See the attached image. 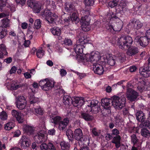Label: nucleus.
<instances>
[{"mask_svg":"<svg viewBox=\"0 0 150 150\" xmlns=\"http://www.w3.org/2000/svg\"><path fill=\"white\" fill-rule=\"evenodd\" d=\"M141 134L145 137H149L150 136V129L148 130L146 128H143L141 130Z\"/></svg>","mask_w":150,"mask_h":150,"instance_id":"28","label":"nucleus"},{"mask_svg":"<svg viewBox=\"0 0 150 150\" xmlns=\"http://www.w3.org/2000/svg\"><path fill=\"white\" fill-rule=\"evenodd\" d=\"M23 129L25 132L28 135H31L33 133L34 129L32 126L25 125Z\"/></svg>","mask_w":150,"mask_h":150,"instance_id":"23","label":"nucleus"},{"mask_svg":"<svg viewBox=\"0 0 150 150\" xmlns=\"http://www.w3.org/2000/svg\"><path fill=\"white\" fill-rule=\"evenodd\" d=\"M70 17L72 22L77 23L79 22V18L77 16V14L76 13H73Z\"/></svg>","mask_w":150,"mask_h":150,"instance_id":"37","label":"nucleus"},{"mask_svg":"<svg viewBox=\"0 0 150 150\" xmlns=\"http://www.w3.org/2000/svg\"><path fill=\"white\" fill-rule=\"evenodd\" d=\"M149 41L146 36L141 37L137 36L134 39V42L137 46L140 45L142 47H145L148 45Z\"/></svg>","mask_w":150,"mask_h":150,"instance_id":"7","label":"nucleus"},{"mask_svg":"<svg viewBox=\"0 0 150 150\" xmlns=\"http://www.w3.org/2000/svg\"><path fill=\"white\" fill-rule=\"evenodd\" d=\"M136 119L139 122H142L145 119V115L141 111H137L136 114Z\"/></svg>","mask_w":150,"mask_h":150,"instance_id":"21","label":"nucleus"},{"mask_svg":"<svg viewBox=\"0 0 150 150\" xmlns=\"http://www.w3.org/2000/svg\"><path fill=\"white\" fill-rule=\"evenodd\" d=\"M126 99L124 95L121 96H114L112 101V105L116 109H122L125 106Z\"/></svg>","mask_w":150,"mask_h":150,"instance_id":"4","label":"nucleus"},{"mask_svg":"<svg viewBox=\"0 0 150 150\" xmlns=\"http://www.w3.org/2000/svg\"><path fill=\"white\" fill-rule=\"evenodd\" d=\"M103 56L100 57V54L98 52L94 51L90 54H87L84 56V61L89 62L92 63L93 64H98L99 62H102Z\"/></svg>","mask_w":150,"mask_h":150,"instance_id":"3","label":"nucleus"},{"mask_svg":"<svg viewBox=\"0 0 150 150\" xmlns=\"http://www.w3.org/2000/svg\"><path fill=\"white\" fill-rule=\"evenodd\" d=\"M6 30L4 29L2 27H0V38H4L6 36Z\"/></svg>","mask_w":150,"mask_h":150,"instance_id":"47","label":"nucleus"},{"mask_svg":"<svg viewBox=\"0 0 150 150\" xmlns=\"http://www.w3.org/2000/svg\"><path fill=\"white\" fill-rule=\"evenodd\" d=\"M67 74L66 71L64 69H61L60 70V74L62 76H65Z\"/></svg>","mask_w":150,"mask_h":150,"instance_id":"62","label":"nucleus"},{"mask_svg":"<svg viewBox=\"0 0 150 150\" xmlns=\"http://www.w3.org/2000/svg\"><path fill=\"white\" fill-rule=\"evenodd\" d=\"M110 19L109 23L106 26V28L108 32L112 33L116 31H120L122 28V22L120 19L115 15H108Z\"/></svg>","mask_w":150,"mask_h":150,"instance_id":"2","label":"nucleus"},{"mask_svg":"<svg viewBox=\"0 0 150 150\" xmlns=\"http://www.w3.org/2000/svg\"><path fill=\"white\" fill-rule=\"evenodd\" d=\"M2 25L4 28H6L10 26V20L7 18H4L1 21Z\"/></svg>","mask_w":150,"mask_h":150,"instance_id":"38","label":"nucleus"},{"mask_svg":"<svg viewBox=\"0 0 150 150\" xmlns=\"http://www.w3.org/2000/svg\"><path fill=\"white\" fill-rule=\"evenodd\" d=\"M85 48L84 45L77 43L74 46V50L77 54L83 53V48Z\"/></svg>","mask_w":150,"mask_h":150,"instance_id":"19","label":"nucleus"},{"mask_svg":"<svg viewBox=\"0 0 150 150\" xmlns=\"http://www.w3.org/2000/svg\"><path fill=\"white\" fill-rule=\"evenodd\" d=\"M15 126V124L13 122H7L4 125V129L6 130H9Z\"/></svg>","mask_w":150,"mask_h":150,"instance_id":"35","label":"nucleus"},{"mask_svg":"<svg viewBox=\"0 0 150 150\" xmlns=\"http://www.w3.org/2000/svg\"><path fill=\"white\" fill-rule=\"evenodd\" d=\"M133 42L132 38L129 36L122 37L118 39L117 45L119 48L122 49L126 50L129 48L127 54L129 56H132L138 52V49L136 47H133L129 48Z\"/></svg>","mask_w":150,"mask_h":150,"instance_id":"1","label":"nucleus"},{"mask_svg":"<svg viewBox=\"0 0 150 150\" xmlns=\"http://www.w3.org/2000/svg\"><path fill=\"white\" fill-rule=\"evenodd\" d=\"M118 0H112L108 3L109 6L111 8L117 6L118 4Z\"/></svg>","mask_w":150,"mask_h":150,"instance_id":"44","label":"nucleus"},{"mask_svg":"<svg viewBox=\"0 0 150 150\" xmlns=\"http://www.w3.org/2000/svg\"><path fill=\"white\" fill-rule=\"evenodd\" d=\"M78 38L79 39L77 41V43L84 45L87 43L88 40L86 35H82Z\"/></svg>","mask_w":150,"mask_h":150,"instance_id":"27","label":"nucleus"},{"mask_svg":"<svg viewBox=\"0 0 150 150\" xmlns=\"http://www.w3.org/2000/svg\"><path fill=\"white\" fill-rule=\"evenodd\" d=\"M111 100L108 98H105L101 100V105L105 109H108L110 107Z\"/></svg>","mask_w":150,"mask_h":150,"instance_id":"22","label":"nucleus"},{"mask_svg":"<svg viewBox=\"0 0 150 150\" xmlns=\"http://www.w3.org/2000/svg\"><path fill=\"white\" fill-rule=\"evenodd\" d=\"M69 122L68 118H65L63 120H62L58 124V129L60 130H64L67 126Z\"/></svg>","mask_w":150,"mask_h":150,"instance_id":"18","label":"nucleus"},{"mask_svg":"<svg viewBox=\"0 0 150 150\" xmlns=\"http://www.w3.org/2000/svg\"><path fill=\"white\" fill-rule=\"evenodd\" d=\"M36 55L39 58H42L45 54V51L42 48L38 49L36 52Z\"/></svg>","mask_w":150,"mask_h":150,"instance_id":"39","label":"nucleus"},{"mask_svg":"<svg viewBox=\"0 0 150 150\" xmlns=\"http://www.w3.org/2000/svg\"><path fill=\"white\" fill-rule=\"evenodd\" d=\"M16 67L15 66H13L11 68L10 70L9 71L10 74H12L15 73L16 71Z\"/></svg>","mask_w":150,"mask_h":150,"instance_id":"64","label":"nucleus"},{"mask_svg":"<svg viewBox=\"0 0 150 150\" xmlns=\"http://www.w3.org/2000/svg\"><path fill=\"white\" fill-rule=\"evenodd\" d=\"M54 80L52 79H45L40 81L39 84L42 90L48 91L54 87Z\"/></svg>","mask_w":150,"mask_h":150,"instance_id":"5","label":"nucleus"},{"mask_svg":"<svg viewBox=\"0 0 150 150\" xmlns=\"http://www.w3.org/2000/svg\"><path fill=\"white\" fill-rule=\"evenodd\" d=\"M16 103H27L25 98L23 96H19L16 98Z\"/></svg>","mask_w":150,"mask_h":150,"instance_id":"40","label":"nucleus"},{"mask_svg":"<svg viewBox=\"0 0 150 150\" xmlns=\"http://www.w3.org/2000/svg\"><path fill=\"white\" fill-rule=\"evenodd\" d=\"M92 132L93 134L95 136H98L99 134V132L97 130L96 128H94L92 129Z\"/></svg>","mask_w":150,"mask_h":150,"instance_id":"59","label":"nucleus"},{"mask_svg":"<svg viewBox=\"0 0 150 150\" xmlns=\"http://www.w3.org/2000/svg\"><path fill=\"white\" fill-rule=\"evenodd\" d=\"M12 115L15 117L19 123H22L23 122V116L20 112L15 110L11 111Z\"/></svg>","mask_w":150,"mask_h":150,"instance_id":"11","label":"nucleus"},{"mask_svg":"<svg viewBox=\"0 0 150 150\" xmlns=\"http://www.w3.org/2000/svg\"><path fill=\"white\" fill-rule=\"evenodd\" d=\"M131 142L134 145L137 144L138 142V139L137 138L136 135L133 134L131 136Z\"/></svg>","mask_w":150,"mask_h":150,"instance_id":"49","label":"nucleus"},{"mask_svg":"<svg viewBox=\"0 0 150 150\" xmlns=\"http://www.w3.org/2000/svg\"><path fill=\"white\" fill-rule=\"evenodd\" d=\"M52 34L54 35L59 36L61 33L60 29L58 27H55L51 29Z\"/></svg>","mask_w":150,"mask_h":150,"instance_id":"29","label":"nucleus"},{"mask_svg":"<svg viewBox=\"0 0 150 150\" xmlns=\"http://www.w3.org/2000/svg\"><path fill=\"white\" fill-rule=\"evenodd\" d=\"M65 9L69 12L73 11L74 9V5L70 2H67L65 4Z\"/></svg>","mask_w":150,"mask_h":150,"instance_id":"26","label":"nucleus"},{"mask_svg":"<svg viewBox=\"0 0 150 150\" xmlns=\"http://www.w3.org/2000/svg\"><path fill=\"white\" fill-rule=\"evenodd\" d=\"M28 6L30 7L31 8H33L36 3L34 0H28L27 2Z\"/></svg>","mask_w":150,"mask_h":150,"instance_id":"53","label":"nucleus"},{"mask_svg":"<svg viewBox=\"0 0 150 150\" xmlns=\"http://www.w3.org/2000/svg\"><path fill=\"white\" fill-rule=\"evenodd\" d=\"M93 70L94 72L98 75H101L104 71L103 67L98 64L93 65Z\"/></svg>","mask_w":150,"mask_h":150,"instance_id":"16","label":"nucleus"},{"mask_svg":"<svg viewBox=\"0 0 150 150\" xmlns=\"http://www.w3.org/2000/svg\"><path fill=\"white\" fill-rule=\"evenodd\" d=\"M61 149L63 150H69L70 147L69 144L64 142H62L60 143Z\"/></svg>","mask_w":150,"mask_h":150,"instance_id":"36","label":"nucleus"},{"mask_svg":"<svg viewBox=\"0 0 150 150\" xmlns=\"http://www.w3.org/2000/svg\"><path fill=\"white\" fill-rule=\"evenodd\" d=\"M48 149L50 150H56L53 144L49 142L48 144Z\"/></svg>","mask_w":150,"mask_h":150,"instance_id":"58","label":"nucleus"},{"mask_svg":"<svg viewBox=\"0 0 150 150\" xmlns=\"http://www.w3.org/2000/svg\"><path fill=\"white\" fill-rule=\"evenodd\" d=\"M35 28L36 29H39L40 28L41 26V22L40 20L39 19L36 20L34 23Z\"/></svg>","mask_w":150,"mask_h":150,"instance_id":"52","label":"nucleus"},{"mask_svg":"<svg viewBox=\"0 0 150 150\" xmlns=\"http://www.w3.org/2000/svg\"><path fill=\"white\" fill-rule=\"evenodd\" d=\"M126 96L128 100L133 101L135 100L138 95L136 92L131 88H129L127 90Z\"/></svg>","mask_w":150,"mask_h":150,"instance_id":"10","label":"nucleus"},{"mask_svg":"<svg viewBox=\"0 0 150 150\" xmlns=\"http://www.w3.org/2000/svg\"><path fill=\"white\" fill-rule=\"evenodd\" d=\"M89 24L82 23L81 24V29L84 31H88L90 30Z\"/></svg>","mask_w":150,"mask_h":150,"instance_id":"51","label":"nucleus"},{"mask_svg":"<svg viewBox=\"0 0 150 150\" xmlns=\"http://www.w3.org/2000/svg\"><path fill=\"white\" fill-rule=\"evenodd\" d=\"M0 49L1 51L4 55H6L8 53L6 50V49L5 45L4 44H1L0 45Z\"/></svg>","mask_w":150,"mask_h":150,"instance_id":"50","label":"nucleus"},{"mask_svg":"<svg viewBox=\"0 0 150 150\" xmlns=\"http://www.w3.org/2000/svg\"><path fill=\"white\" fill-rule=\"evenodd\" d=\"M112 134L114 135H118L120 133L119 131L117 129H114L112 130Z\"/></svg>","mask_w":150,"mask_h":150,"instance_id":"61","label":"nucleus"},{"mask_svg":"<svg viewBox=\"0 0 150 150\" xmlns=\"http://www.w3.org/2000/svg\"><path fill=\"white\" fill-rule=\"evenodd\" d=\"M93 25L94 26V28L96 29L97 28L100 27L101 23L100 22L97 21L94 23Z\"/></svg>","mask_w":150,"mask_h":150,"instance_id":"60","label":"nucleus"},{"mask_svg":"<svg viewBox=\"0 0 150 150\" xmlns=\"http://www.w3.org/2000/svg\"><path fill=\"white\" fill-rule=\"evenodd\" d=\"M81 117L87 121H91L93 118V117L92 115L86 113H82Z\"/></svg>","mask_w":150,"mask_h":150,"instance_id":"30","label":"nucleus"},{"mask_svg":"<svg viewBox=\"0 0 150 150\" xmlns=\"http://www.w3.org/2000/svg\"><path fill=\"white\" fill-rule=\"evenodd\" d=\"M30 110L31 111L35 113H35L40 114L42 115L43 113V110L40 108H32L30 109Z\"/></svg>","mask_w":150,"mask_h":150,"instance_id":"45","label":"nucleus"},{"mask_svg":"<svg viewBox=\"0 0 150 150\" xmlns=\"http://www.w3.org/2000/svg\"><path fill=\"white\" fill-rule=\"evenodd\" d=\"M72 132L71 130H67L66 132V134L69 140H71L72 137Z\"/></svg>","mask_w":150,"mask_h":150,"instance_id":"56","label":"nucleus"},{"mask_svg":"<svg viewBox=\"0 0 150 150\" xmlns=\"http://www.w3.org/2000/svg\"><path fill=\"white\" fill-rule=\"evenodd\" d=\"M90 21V17L88 16H84L81 17L80 22L81 24L84 23L86 24H89Z\"/></svg>","mask_w":150,"mask_h":150,"instance_id":"34","label":"nucleus"},{"mask_svg":"<svg viewBox=\"0 0 150 150\" xmlns=\"http://www.w3.org/2000/svg\"><path fill=\"white\" fill-rule=\"evenodd\" d=\"M41 6L38 3L35 4V6L33 8L34 12L35 13H39L40 10Z\"/></svg>","mask_w":150,"mask_h":150,"instance_id":"41","label":"nucleus"},{"mask_svg":"<svg viewBox=\"0 0 150 150\" xmlns=\"http://www.w3.org/2000/svg\"><path fill=\"white\" fill-rule=\"evenodd\" d=\"M118 57L119 58V59L121 62L124 61L125 60V54L124 53H119L118 54Z\"/></svg>","mask_w":150,"mask_h":150,"instance_id":"48","label":"nucleus"},{"mask_svg":"<svg viewBox=\"0 0 150 150\" xmlns=\"http://www.w3.org/2000/svg\"><path fill=\"white\" fill-rule=\"evenodd\" d=\"M20 144L22 148L26 149L30 145L29 139L25 137H23L20 140Z\"/></svg>","mask_w":150,"mask_h":150,"instance_id":"14","label":"nucleus"},{"mask_svg":"<svg viewBox=\"0 0 150 150\" xmlns=\"http://www.w3.org/2000/svg\"><path fill=\"white\" fill-rule=\"evenodd\" d=\"M128 25L134 29L138 30L142 26L143 24L139 20L133 19L129 23Z\"/></svg>","mask_w":150,"mask_h":150,"instance_id":"12","label":"nucleus"},{"mask_svg":"<svg viewBox=\"0 0 150 150\" xmlns=\"http://www.w3.org/2000/svg\"><path fill=\"white\" fill-rule=\"evenodd\" d=\"M145 82L143 81H142L140 82H139L137 87L138 90L141 92H143L145 89Z\"/></svg>","mask_w":150,"mask_h":150,"instance_id":"32","label":"nucleus"},{"mask_svg":"<svg viewBox=\"0 0 150 150\" xmlns=\"http://www.w3.org/2000/svg\"><path fill=\"white\" fill-rule=\"evenodd\" d=\"M141 75L144 77H149L150 75V68L148 67V69L145 72H142Z\"/></svg>","mask_w":150,"mask_h":150,"instance_id":"55","label":"nucleus"},{"mask_svg":"<svg viewBox=\"0 0 150 150\" xmlns=\"http://www.w3.org/2000/svg\"><path fill=\"white\" fill-rule=\"evenodd\" d=\"M98 101L96 100H93L89 101L87 107H86V108L89 110L88 111H90L93 113H97L100 108L98 105Z\"/></svg>","mask_w":150,"mask_h":150,"instance_id":"8","label":"nucleus"},{"mask_svg":"<svg viewBox=\"0 0 150 150\" xmlns=\"http://www.w3.org/2000/svg\"><path fill=\"white\" fill-rule=\"evenodd\" d=\"M34 138L35 141L38 143H41L42 142H45L46 140L44 134L40 132L38 133L34 136Z\"/></svg>","mask_w":150,"mask_h":150,"instance_id":"17","label":"nucleus"},{"mask_svg":"<svg viewBox=\"0 0 150 150\" xmlns=\"http://www.w3.org/2000/svg\"><path fill=\"white\" fill-rule=\"evenodd\" d=\"M127 2L126 1L122 0H121L119 4V6L120 7V10L124 12L128 10L127 4Z\"/></svg>","mask_w":150,"mask_h":150,"instance_id":"24","label":"nucleus"},{"mask_svg":"<svg viewBox=\"0 0 150 150\" xmlns=\"http://www.w3.org/2000/svg\"><path fill=\"white\" fill-rule=\"evenodd\" d=\"M61 120V117L59 116L53 117L50 118L51 122L55 125L58 124Z\"/></svg>","mask_w":150,"mask_h":150,"instance_id":"33","label":"nucleus"},{"mask_svg":"<svg viewBox=\"0 0 150 150\" xmlns=\"http://www.w3.org/2000/svg\"><path fill=\"white\" fill-rule=\"evenodd\" d=\"M48 144L46 143H43L40 146L41 150H47L48 149Z\"/></svg>","mask_w":150,"mask_h":150,"instance_id":"57","label":"nucleus"},{"mask_svg":"<svg viewBox=\"0 0 150 150\" xmlns=\"http://www.w3.org/2000/svg\"><path fill=\"white\" fill-rule=\"evenodd\" d=\"M72 103L73 105L77 107L78 106H81L84 103V100L82 97H76L72 100Z\"/></svg>","mask_w":150,"mask_h":150,"instance_id":"13","label":"nucleus"},{"mask_svg":"<svg viewBox=\"0 0 150 150\" xmlns=\"http://www.w3.org/2000/svg\"><path fill=\"white\" fill-rule=\"evenodd\" d=\"M5 85L7 87L8 89L16 90L21 87L23 86V84L18 83L16 81L8 80L6 81Z\"/></svg>","mask_w":150,"mask_h":150,"instance_id":"9","label":"nucleus"},{"mask_svg":"<svg viewBox=\"0 0 150 150\" xmlns=\"http://www.w3.org/2000/svg\"><path fill=\"white\" fill-rule=\"evenodd\" d=\"M17 107L20 110L24 109L27 103H16Z\"/></svg>","mask_w":150,"mask_h":150,"instance_id":"43","label":"nucleus"},{"mask_svg":"<svg viewBox=\"0 0 150 150\" xmlns=\"http://www.w3.org/2000/svg\"><path fill=\"white\" fill-rule=\"evenodd\" d=\"M120 136L119 135H118L113 137L112 142L115 144L116 147L118 148L120 146Z\"/></svg>","mask_w":150,"mask_h":150,"instance_id":"25","label":"nucleus"},{"mask_svg":"<svg viewBox=\"0 0 150 150\" xmlns=\"http://www.w3.org/2000/svg\"><path fill=\"white\" fill-rule=\"evenodd\" d=\"M72 99L68 96H64L63 97V102L64 105H69L71 102Z\"/></svg>","mask_w":150,"mask_h":150,"instance_id":"31","label":"nucleus"},{"mask_svg":"<svg viewBox=\"0 0 150 150\" xmlns=\"http://www.w3.org/2000/svg\"><path fill=\"white\" fill-rule=\"evenodd\" d=\"M39 100V99L37 98H34L33 99L30 98V103L31 104L33 103L37 102Z\"/></svg>","mask_w":150,"mask_h":150,"instance_id":"63","label":"nucleus"},{"mask_svg":"<svg viewBox=\"0 0 150 150\" xmlns=\"http://www.w3.org/2000/svg\"><path fill=\"white\" fill-rule=\"evenodd\" d=\"M83 133L81 130L80 128H78L75 129L74 132V138L78 141H82L81 139L82 138Z\"/></svg>","mask_w":150,"mask_h":150,"instance_id":"20","label":"nucleus"},{"mask_svg":"<svg viewBox=\"0 0 150 150\" xmlns=\"http://www.w3.org/2000/svg\"><path fill=\"white\" fill-rule=\"evenodd\" d=\"M8 115L6 112L2 111L0 113V118L2 120H5L7 119Z\"/></svg>","mask_w":150,"mask_h":150,"instance_id":"46","label":"nucleus"},{"mask_svg":"<svg viewBox=\"0 0 150 150\" xmlns=\"http://www.w3.org/2000/svg\"><path fill=\"white\" fill-rule=\"evenodd\" d=\"M94 0H84V3L86 7L93 6L94 4Z\"/></svg>","mask_w":150,"mask_h":150,"instance_id":"42","label":"nucleus"},{"mask_svg":"<svg viewBox=\"0 0 150 150\" xmlns=\"http://www.w3.org/2000/svg\"><path fill=\"white\" fill-rule=\"evenodd\" d=\"M102 62L107 63L108 64L111 66H114L115 64V61L113 58L111 56H104Z\"/></svg>","mask_w":150,"mask_h":150,"instance_id":"15","label":"nucleus"},{"mask_svg":"<svg viewBox=\"0 0 150 150\" xmlns=\"http://www.w3.org/2000/svg\"><path fill=\"white\" fill-rule=\"evenodd\" d=\"M41 15L45 17L46 20L50 23H54L58 18L55 14L52 13L49 10H45L41 13Z\"/></svg>","mask_w":150,"mask_h":150,"instance_id":"6","label":"nucleus"},{"mask_svg":"<svg viewBox=\"0 0 150 150\" xmlns=\"http://www.w3.org/2000/svg\"><path fill=\"white\" fill-rule=\"evenodd\" d=\"M64 44L66 45H71L72 44V41L71 40L68 38H66L63 41Z\"/></svg>","mask_w":150,"mask_h":150,"instance_id":"54","label":"nucleus"}]
</instances>
